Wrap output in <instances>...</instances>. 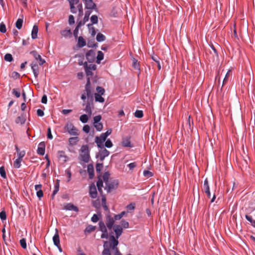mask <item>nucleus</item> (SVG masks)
Wrapping results in <instances>:
<instances>
[{
	"instance_id": "17",
	"label": "nucleus",
	"mask_w": 255,
	"mask_h": 255,
	"mask_svg": "<svg viewBox=\"0 0 255 255\" xmlns=\"http://www.w3.org/2000/svg\"><path fill=\"white\" fill-rule=\"evenodd\" d=\"M203 187L205 193L207 194V197L210 198L211 196V195L207 178H206L204 181Z\"/></svg>"
},
{
	"instance_id": "5",
	"label": "nucleus",
	"mask_w": 255,
	"mask_h": 255,
	"mask_svg": "<svg viewBox=\"0 0 255 255\" xmlns=\"http://www.w3.org/2000/svg\"><path fill=\"white\" fill-rule=\"evenodd\" d=\"M84 67L87 76H92L93 75L92 71L95 70L96 65L93 64H88L87 62L84 63Z\"/></svg>"
},
{
	"instance_id": "1",
	"label": "nucleus",
	"mask_w": 255,
	"mask_h": 255,
	"mask_svg": "<svg viewBox=\"0 0 255 255\" xmlns=\"http://www.w3.org/2000/svg\"><path fill=\"white\" fill-rule=\"evenodd\" d=\"M115 219L114 217H113L110 213L109 212L106 215V222L101 220L98 223L99 230L102 232L101 235V239H108L109 238V234L108 230H111L114 227Z\"/></svg>"
},
{
	"instance_id": "10",
	"label": "nucleus",
	"mask_w": 255,
	"mask_h": 255,
	"mask_svg": "<svg viewBox=\"0 0 255 255\" xmlns=\"http://www.w3.org/2000/svg\"><path fill=\"white\" fill-rule=\"evenodd\" d=\"M104 250L102 252V255H112L110 248L112 249V243L108 241H105L103 245Z\"/></svg>"
},
{
	"instance_id": "29",
	"label": "nucleus",
	"mask_w": 255,
	"mask_h": 255,
	"mask_svg": "<svg viewBox=\"0 0 255 255\" xmlns=\"http://www.w3.org/2000/svg\"><path fill=\"white\" fill-rule=\"evenodd\" d=\"M58 157L64 162H66L67 160V157L65 155L64 152L63 151L58 152Z\"/></svg>"
},
{
	"instance_id": "16",
	"label": "nucleus",
	"mask_w": 255,
	"mask_h": 255,
	"mask_svg": "<svg viewBox=\"0 0 255 255\" xmlns=\"http://www.w3.org/2000/svg\"><path fill=\"white\" fill-rule=\"evenodd\" d=\"M32 72L35 79H37L39 75V67L36 62H32L30 65Z\"/></svg>"
},
{
	"instance_id": "4",
	"label": "nucleus",
	"mask_w": 255,
	"mask_h": 255,
	"mask_svg": "<svg viewBox=\"0 0 255 255\" xmlns=\"http://www.w3.org/2000/svg\"><path fill=\"white\" fill-rule=\"evenodd\" d=\"M105 185V189L108 193H110L112 190H115L118 188L119 182L117 180H114L111 181L107 182Z\"/></svg>"
},
{
	"instance_id": "32",
	"label": "nucleus",
	"mask_w": 255,
	"mask_h": 255,
	"mask_svg": "<svg viewBox=\"0 0 255 255\" xmlns=\"http://www.w3.org/2000/svg\"><path fill=\"white\" fill-rule=\"evenodd\" d=\"M81 160L84 162L87 163L89 161L90 154L89 153H84L81 155Z\"/></svg>"
},
{
	"instance_id": "38",
	"label": "nucleus",
	"mask_w": 255,
	"mask_h": 255,
	"mask_svg": "<svg viewBox=\"0 0 255 255\" xmlns=\"http://www.w3.org/2000/svg\"><path fill=\"white\" fill-rule=\"evenodd\" d=\"M80 150H81V152L83 153V154L89 153V147L87 145H82L81 146Z\"/></svg>"
},
{
	"instance_id": "54",
	"label": "nucleus",
	"mask_w": 255,
	"mask_h": 255,
	"mask_svg": "<svg viewBox=\"0 0 255 255\" xmlns=\"http://www.w3.org/2000/svg\"><path fill=\"white\" fill-rule=\"evenodd\" d=\"M110 176V173L108 172H106L104 173V174L103 176V179L105 181V184L107 182H109V177Z\"/></svg>"
},
{
	"instance_id": "28",
	"label": "nucleus",
	"mask_w": 255,
	"mask_h": 255,
	"mask_svg": "<svg viewBox=\"0 0 255 255\" xmlns=\"http://www.w3.org/2000/svg\"><path fill=\"white\" fill-rule=\"evenodd\" d=\"M106 40V36L101 33H98L96 36V40L99 42H103Z\"/></svg>"
},
{
	"instance_id": "56",
	"label": "nucleus",
	"mask_w": 255,
	"mask_h": 255,
	"mask_svg": "<svg viewBox=\"0 0 255 255\" xmlns=\"http://www.w3.org/2000/svg\"><path fill=\"white\" fill-rule=\"evenodd\" d=\"M77 4V3H76L75 2V3H71L70 4L71 12L72 13H76L77 12L76 8V7L74 6L75 4Z\"/></svg>"
},
{
	"instance_id": "11",
	"label": "nucleus",
	"mask_w": 255,
	"mask_h": 255,
	"mask_svg": "<svg viewBox=\"0 0 255 255\" xmlns=\"http://www.w3.org/2000/svg\"><path fill=\"white\" fill-rule=\"evenodd\" d=\"M89 194L91 198L93 199H95L97 197V189L94 183L91 184L89 186Z\"/></svg>"
},
{
	"instance_id": "60",
	"label": "nucleus",
	"mask_w": 255,
	"mask_h": 255,
	"mask_svg": "<svg viewBox=\"0 0 255 255\" xmlns=\"http://www.w3.org/2000/svg\"><path fill=\"white\" fill-rule=\"evenodd\" d=\"M25 154V152L24 150L20 151L18 152H17V158L22 160V158L24 156Z\"/></svg>"
},
{
	"instance_id": "9",
	"label": "nucleus",
	"mask_w": 255,
	"mask_h": 255,
	"mask_svg": "<svg viewBox=\"0 0 255 255\" xmlns=\"http://www.w3.org/2000/svg\"><path fill=\"white\" fill-rule=\"evenodd\" d=\"M85 105L84 111L89 116L92 115V108H93V99H88L85 104H83V106Z\"/></svg>"
},
{
	"instance_id": "58",
	"label": "nucleus",
	"mask_w": 255,
	"mask_h": 255,
	"mask_svg": "<svg viewBox=\"0 0 255 255\" xmlns=\"http://www.w3.org/2000/svg\"><path fill=\"white\" fill-rule=\"evenodd\" d=\"M0 218L2 221H3L6 219V215L5 211H2L0 212Z\"/></svg>"
},
{
	"instance_id": "7",
	"label": "nucleus",
	"mask_w": 255,
	"mask_h": 255,
	"mask_svg": "<svg viewBox=\"0 0 255 255\" xmlns=\"http://www.w3.org/2000/svg\"><path fill=\"white\" fill-rule=\"evenodd\" d=\"M100 148L101 150H99L98 154L96 155V157L99 158L101 161H103L105 158L109 155L110 151L104 147Z\"/></svg>"
},
{
	"instance_id": "3",
	"label": "nucleus",
	"mask_w": 255,
	"mask_h": 255,
	"mask_svg": "<svg viewBox=\"0 0 255 255\" xmlns=\"http://www.w3.org/2000/svg\"><path fill=\"white\" fill-rule=\"evenodd\" d=\"M85 93L88 99H93V90L91 85L90 78H87V82L85 87Z\"/></svg>"
},
{
	"instance_id": "43",
	"label": "nucleus",
	"mask_w": 255,
	"mask_h": 255,
	"mask_svg": "<svg viewBox=\"0 0 255 255\" xmlns=\"http://www.w3.org/2000/svg\"><path fill=\"white\" fill-rule=\"evenodd\" d=\"M122 228L127 229L129 227V223L128 222L125 220H122L121 221V225Z\"/></svg>"
},
{
	"instance_id": "41",
	"label": "nucleus",
	"mask_w": 255,
	"mask_h": 255,
	"mask_svg": "<svg viewBox=\"0 0 255 255\" xmlns=\"http://www.w3.org/2000/svg\"><path fill=\"white\" fill-rule=\"evenodd\" d=\"M4 59L7 62H11L13 60L12 55L10 53L6 54L4 55Z\"/></svg>"
},
{
	"instance_id": "23",
	"label": "nucleus",
	"mask_w": 255,
	"mask_h": 255,
	"mask_svg": "<svg viewBox=\"0 0 255 255\" xmlns=\"http://www.w3.org/2000/svg\"><path fill=\"white\" fill-rule=\"evenodd\" d=\"M60 33L65 38H68L72 35V32L70 29L61 30Z\"/></svg>"
},
{
	"instance_id": "6",
	"label": "nucleus",
	"mask_w": 255,
	"mask_h": 255,
	"mask_svg": "<svg viewBox=\"0 0 255 255\" xmlns=\"http://www.w3.org/2000/svg\"><path fill=\"white\" fill-rule=\"evenodd\" d=\"M113 230L114 231V232L115 233L116 236H114V235H112L110 236V242L112 243V239L111 237L113 236L115 240L117 241H118V239L120 237V236L122 235L123 233V228L120 225H115L114 226V227L113 228Z\"/></svg>"
},
{
	"instance_id": "64",
	"label": "nucleus",
	"mask_w": 255,
	"mask_h": 255,
	"mask_svg": "<svg viewBox=\"0 0 255 255\" xmlns=\"http://www.w3.org/2000/svg\"><path fill=\"white\" fill-rule=\"evenodd\" d=\"M88 47L89 48H94L98 47V44L97 43H95V42H88Z\"/></svg>"
},
{
	"instance_id": "55",
	"label": "nucleus",
	"mask_w": 255,
	"mask_h": 255,
	"mask_svg": "<svg viewBox=\"0 0 255 255\" xmlns=\"http://www.w3.org/2000/svg\"><path fill=\"white\" fill-rule=\"evenodd\" d=\"M59 183H58L54 186V189L53 191V192H52V197L54 196L55 195L57 194V193L59 191Z\"/></svg>"
},
{
	"instance_id": "15",
	"label": "nucleus",
	"mask_w": 255,
	"mask_h": 255,
	"mask_svg": "<svg viewBox=\"0 0 255 255\" xmlns=\"http://www.w3.org/2000/svg\"><path fill=\"white\" fill-rule=\"evenodd\" d=\"M85 1V8L88 10L95 9L96 5L92 0H84Z\"/></svg>"
},
{
	"instance_id": "18",
	"label": "nucleus",
	"mask_w": 255,
	"mask_h": 255,
	"mask_svg": "<svg viewBox=\"0 0 255 255\" xmlns=\"http://www.w3.org/2000/svg\"><path fill=\"white\" fill-rule=\"evenodd\" d=\"M45 145L44 142H41L39 143L38 148H37V153L41 155H43L45 153Z\"/></svg>"
},
{
	"instance_id": "2",
	"label": "nucleus",
	"mask_w": 255,
	"mask_h": 255,
	"mask_svg": "<svg viewBox=\"0 0 255 255\" xmlns=\"http://www.w3.org/2000/svg\"><path fill=\"white\" fill-rule=\"evenodd\" d=\"M112 129H108L105 132L101 134L100 136H96L95 142L98 148H103L104 142L106 140L107 137L112 133Z\"/></svg>"
},
{
	"instance_id": "21",
	"label": "nucleus",
	"mask_w": 255,
	"mask_h": 255,
	"mask_svg": "<svg viewBox=\"0 0 255 255\" xmlns=\"http://www.w3.org/2000/svg\"><path fill=\"white\" fill-rule=\"evenodd\" d=\"M38 31V27L36 25H34L33 26L31 31V38L33 39H35L37 37V33Z\"/></svg>"
},
{
	"instance_id": "22",
	"label": "nucleus",
	"mask_w": 255,
	"mask_h": 255,
	"mask_svg": "<svg viewBox=\"0 0 255 255\" xmlns=\"http://www.w3.org/2000/svg\"><path fill=\"white\" fill-rule=\"evenodd\" d=\"M86 42L82 36H79L78 39L77 46L80 48H82L86 46Z\"/></svg>"
},
{
	"instance_id": "12",
	"label": "nucleus",
	"mask_w": 255,
	"mask_h": 255,
	"mask_svg": "<svg viewBox=\"0 0 255 255\" xmlns=\"http://www.w3.org/2000/svg\"><path fill=\"white\" fill-rule=\"evenodd\" d=\"M30 54L34 57L35 60L39 61V65L42 66L45 63V60L42 59L41 56L36 51H31L30 52Z\"/></svg>"
},
{
	"instance_id": "63",
	"label": "nucleus",
	"mask_w": 255,
	"mask_h": 255,
	"mask_svg": "<svg viewBox=\"0 0 255 255\" xmlns=\"http://www.w3.org/2000/svg\"><path fill=\"white\" fill-rule=\"evenodd\" d=\"M136 162H131L128 164L127 166L129 168L130 170H132L134 167L136 166Z\"/></svg>"
},
{
	"instance_id": "42",
	"label": "nucleus",
	"mask_w": 255,
	"mask_h": 255,
	"mask_svg": "<svg viewBox=\"0 0 255 255\" xmlns=\"http://www.w3.org/2000/svg\"><path fill=\"white\" fill-rule=\"evenodd\" d=\"M245 218L249 222L251 223L252 226L255 228V220H253L252 218L248 215H245Z\"/></svg>"
},
{
	"instance_id": "24",
	"label": "nucleus",
	"mask_w": 255,
	"mask_h": 255,
	"mask_svg": "<svg viewBox=\"0 0 255 255\" xmlns=\"http://www.w3.org/2000/svg\"><path fill=\"white\" fill-rule=\"evenodd\" d=\"M96 230V227L91 225H88L85 229L84 230L85 234L87 235L92 232H94Z\"/></svg>"
},
{
	"instance_id": "37",
	"label": "nucleus",
	"mask_w": 255,
	"mask_h": 255,
	"mask_svg": "<svg viewBox=\"0 0 255 255\" xmlns=\"http://www.w3.org/2000/svg\"><path fill=\"white\" fill-rule=\"evenodd\" d=\"M88 116L86 114H83V115H82L80 117V121L83 123V124H85L86 123H87L88 121Z\"/></svg>"
},
{
	"instance_id": "31",
	"label": "nucleus",
	"mask_w": 255,
	"mask_h": 255,
	"mask_svg": "<svg viewBox=\"0 0 255 255\" xmlns=\"http://www.w3.org/2000/svg\"><path fill=\"white\" fill-rule=\"evenodd\" d=\"M102 95L98 94H95V99L96 102H98L99 103H104L105 101V99L102 97Z\"/></svg>"
},
{
	"instance_id": "59",
	"label": "nucleus",
	"mask_w": 255,
	"mask_h": 255,
	"mask_svg": "<svg viewBox=\"0 0 255 255\" xmlns=\"http://www.w3.org/2000/svg\"><path fill=\"white\" fill-rule=\"evenodd\" d=\"M103 164L101 163H97L96 165V169L97 172H100L103 168Z\"/></svg>"
},
{
	"instance_id": "61",
	"label": "nucleus",
	"mask_w": 255,
	"mask_h": 255,
	"mask_svg": "<svg viewBox=\"0 0 255 255\" xmlns=\"http://www.w3.org/2000/svg\"><path fill=\"white\" fill-rule=\"evenodd\" d=\"M101 116L98 115L94 117V124L99 123L101 120Z\"/></svg>"
},
{
	"instance_id": "19",
	"label": "nucleus",
	"mask_w": 255,
	"mask_h": 255,
	"mask_svg": "<svg viewBox=\"0 0 255 255\" xmlns=\"http://www.w3.org/2000/svg\"><path fill=\"white\" fill-rule=\"evenodd\" d=\"M52 239H53L54 245L56 247H58V246H59V244H60V238H59V235L58 234V231L57 229H56V230H55V233L54 236L53 237Z\"/></svg>"
},
{
	"instance_id": "52",
	"label": "nucleus",
	"mask_w": 255,
	"mask_h": 255,
	"mask_svg": "<svg viewBox=\"0 0 255 255\" xmlns=\"http://www.w3.org/2000/svg\"><path fill=\"white\" fill-rule=\"evenodd\" d=\"M135 207V203H131L129 204L127 206V209L128 211H133L134 210Z\"/></svg>"
},
{
	"instance_id": "34",
	"label": "nucleus",
	"mask_w": 255,
	"mask_h": 255,
	"mask_svg": "<svg viewBox=\"0 0 255 255\" xmlns=\"http://www.w3.org/2000/svg\"><path fill=\"white\" fill-rule=\"evenodd\" d=\"M22 161V159L19 158H16V160L13 162V166L15 168H19L21 166V162Z\"/></svg>"
},
{
	"instance_id": "20",
	"label": "nucleus",
	"mask_w": 255,
	"mask_h": 255,
	"mask_svg": "<svg viewBox=\"0 0 255 255\" xmlns=\"http://www.w3.org/2000/svg\"><path fill=\"white\" fill-rule=\"evenodd\" d=\"M122 145L123 146L126 147H132V145L130 142V137H127L126 138H124L122 142Z\"/></svg>"
},
{
	"instance_id": "50",
	"label": "nucleus",
	"mask_w": 255,
	"mask_h": 255,
	"mask_svg": "<svg viewBox=\"0 0 255 255\" xmlns=\"http://www.w3.org/2000/svg\"><path fill=\"white\" fill-rule=\"evenodd\" d=\"M6 31V28L5 24L3 22L0 23V32L4 33Z\"/></svg>"
},
{
	"instance_id": "8",
	"label": "nucleus",
	"mask_w": 255,
	"mask_h": 255,
	"mask_svg": "<svg viewBox=\"0 0 255 255\" xmlns=\"http://www.w3.org/2000/svg\"><path fill=\"white\" fill-rule=\"evenodd\" d=\"M65 129L70 134L73 135H77L78 130L71 123L67 124L65 126Z\"/></svg>"
},
{
	"instance_id": "33",
	"label": "nucleus",
	"mask_w": 255,
	"mask_h": 255,
	"mask_svg": "<svg viewBox=\"0 0 255 255\" xmlns=\"http://www.w3.org/2000/svg\"><path fill=\"white\" fill-rule=\"evenodd\" d=\"M91 21L92 22V23L91 24V25H93V24H97L98 23V16L96 15H93L91 16ZM90 24H89L88 25V26H90Z\"/></svg>"
},
{
	"instance_id": "53",
	"label": "nucleus",
	"mask_w": 255,
	"mask_h": 255,
	"mask_svg": "<svg viewBox=\"0 0 255 255\" xmlns=\"http://www.w3.org/2000/svg\"><path fill=\"white\" fill-rule=\"evenodd\" d=\"M0 174L3 178H5L6 177L5 169L3 166H1L0 167Z\"/></svg>"
},
{
	"instance_id": "45",
	"label": "nucleus",
	"mask_w": 255,
	"mask_h": 255,
	"mask_svg": "<svg viewBox=\"0 0 255 255\" xmlns=\"http://www.w3.org/2000/svg\"><path fill=\"white\" fill-rule=\"evenodd\" d=\"M113 144L112 141L110 139H108L105 141V143L104 144V146H105L107 148H111L113 146Z\"/></svg>"
},
{
	"instance_id": "30",
	"label": "nucleus",
	"mask_w": 255,
	"mask_h": 255,
	"mask_svg": "<svg viewBox=\"0 0 255 255\" xmlns=\"http://www.w3.org/2000/svg\"><path fill=\"white\" fill-rule=\"evenodd\" d=\"M104 53L101 51H98V55L97 56V63H100L101 61L104 59Z\"/></svg>"
},
{
	"instance_id": "26",
	"label": "nucleus",
	"mask_w": 255,
	"mask_h": 255,
	"mask_svg": "<svg viewBox=\"0 0 255 255\" xmlns=\"http://www.w3.org/2000/svg\"><path fill=\"white\" fill-rule=\"evenodd\" d=\"M97 186L99 192L101 194H102V193L103 192L102 188L103 186V180L100 178H98V180L97 182Z\"/></svg>"
},
{
	"instance_id": "36",
	"label": "nucleus",
	"mask_w": 255,
	"mask_h": 255,
	"mask_svg": "<svg viewBox=\"0 0 255 255\" xmlns=\"http://www.w3.org/2000/svg\"><path fill=\"white\" fill-rule=\"evenodd\" d=\"M23 21V19L22 18L17 19L15 23V26L17 29H20L21 28Z\"/></svg>"
},
{
	"instance_id": "14",
	"label": "nucleus",
	"mask_w": 255,
	"mask_h": 255,
	"mask_svg": "<svg viewBox=\"0 0 255 255\" xmlns=\"http://www.w3.org/2000/svg\"><path fill=\"white\" fill-rule=\"evenodd\" d=\"M63 209L67 211H73L76 212H79L78 208L71 203H66L64 204Z\"/></svg>"
},
{
	"instance_id": "47",
	"label": "nucleus",
	"mask_w": 255,
	"mask_h": 255,
	"mask_svg": "<svg viewBox=\"0 0 255 255\" xmlns=\"http://www.w3.org/2000/svg\"><path fill=\"white\" fill-rule=\"evenodd\" d=\"M143 116V112L141 110H136L134 113V116L136 118H141Z\"/></svg>"
},
{
	"instance_id": "57",
	"label": "nucleus",
	"mask_w": 255,
	"mask_h": 255,
	"mask_svg": "<svg viewBox=\"0 0 255 255\" xmlns=\"http://www.w3.org/2000/svg\"><path fill=\"white\" fill-rule=\"evenodd\" d=\"M143 174L144 176L149 177H152L153 175V173L149 170H144Z\"/></svg>"
},
{
	"instance_id": "35",
	"label": "nucleus",
	"mask_w": 255,
	"mask_h": 255,
	"mask_svg": "<svg viewBox=\"0 0 255 255\" xmlns=\"http://www.w3.org/2000/svg\"><path fill=\"white\" fill-rule=\"evenodd\" d=\"M25 122V119L23 116H18L15 119V123L16 124H20L21 125L24 124Z\"/></svg>"
},
{
	"instance_id": "46",
	"label": "nucleus",
	"mask_w": 255,
	"mask_h": 255,
	"mask_svg": "<svg viewBox=\"0 0 255 255\" xmlns=\"http://www.w3.org/2000/svg\"><path fill=\"white\" fill-rule=\"evenodd\" d=\"M94 127L96 130L98 131H101L103 128V124L101 123L94 124Z\"/></svg>"
},
{
	"instance_id": "13",
	"label": "nucleus",
	"mask_w": 255,
	"mask_h": 255,
	"mask_svg": "<svg viewBox=\"0 0 255 255\" xmlns=\"http://www.w3.org/2000/svg\"><path fill=\"white\" fill-rule=\"evenodd\" d=\"M86 57L89 62H93L95 61L96 58L95 52L93 50H89L86 54Z\"/></svg>"
},
{
	"instance_id": "27",
	"label": "nucleus",
	"mask_w": 255,
	"mask_h": 255,
	"mask_svg": "<svg viewBox=\"0 0 255 255\" xmlns=\"http://www.w3.org/2000/svg\"><path fill=\"white\" fill-rule=\"evenodd\" d=\"M79 141V137L77 136L72 137L69 138V145H76Z\"/></svg>"
},
{
	"instance_id": "39",
	"label": "nucleus",
	"mask_w": 255,
	"mask_h": 255,
	"mask_svg": "<svg viewBox=\"0 0 255 255\" xmlns=\"http://www.w3.org/2000/svg\"><path fill=\"white\" fill-rule=\"evenodd\" d=\"M126 214V211H122L120 214L117 215H114V219L116 220H120L124 216H125Z\"/></svg>"
},
{
	"instance_id": "51",
	"label": "nucleus",
	"mask_w": 255,
	"mask_h": 255,
	"mask_svg": "<svg viewBox=\"0 0 255 255\" xmlns=\"http://www.w3.org/2000/svg\"><path fill=\"white\" fill-rule=\"evenodd\" d=\"M132 67L135 69H139V65L137 63V61L135 58L132 60Z\"/></svg>"
},
{
	"instance_id": "25",
	"label": "nucleus",
	"mask_w": 255,
	"mask_h": 255,
	"mask_svg": "<svg viewBox=\"0 0 255 255\" xmlns=\"http://www.w3.org/2000/svg\"><path fill=\"white\" fill-rule=\"evenodd\" d=\"M87 171L89 174V178L92 179L94 176V170L92 165H88L87 167Z\"/></svg>"
},
{
	"instance_id": "49",
	"label": "nucleus",
	"mask_w": 255,
	"mask_h": 255,
	"mask_svg": "<svg viewBox=\"0 0 255 255\" xmlns=\"http://www.w3.org/2000/svg\"><path fill=\"white\" fill-rule=\"evenodd\" d=\"M19 243H20V246H21V247L23 249H26L27 245H26V240L25 239H24V238L21 239L20 240Z\"/></svg>"
},
{
	"instance_id": "40",
	"label": "nucleus",
	"mask_w": 255,
	"mask_h": 255,
	"mask_svg": "<svg viewBox=\"0 0 255 255\" xmlns=\"http://www.w3.org/2000/svg\"><path fill=\"white\" fill-rule=\"evenodd\" d=\"M92 13L91 10H87L85 13V15L83 18V21L84 22H86L89 20V16Z\"/></svg>"
},
{
	"instance_id": "62",
	"label": "nucleus",
	"mask_w": 255,
	"mask_h": 255,
	"mask_svg": "<svg viewBox=\"0 0 255 255\" xmlns=\"http://www.w3.org/2000/svg\"><path fill=\"white\" fill-rule=\"evenodd\" d=\"M77 8L79 11V15H81L83 13V5L82 3H80L77 5Z\"/></svg>"
},
{
	"instance_id": "44",
	"label": "nucleus",
	"mask_w": 255,
	"mask_h": 255,
	"mask_svg": "<svg viewBox=\"0 0 255 255\" xmlns=\"http://www.w3.org/2000/svg\"><path fill=\"white\" fill-rule=\"evenodd\" d=\"M13 94L17 98H19L20 96V92L19 89H13L12 91Z\"/></svg>"
},
{
	"instance_id": "48",
	"label": "nucleus",
	"mask_w": 255,
	"mask_h": 255,
	"mask_svg": "<svg viewBox=\"0 0 255 255\" xmlns=\"http://www.w3.org/2000/svg\"><path fill=\"white\" fill-rule=\"evenodd\" d=\"M96 90L98 92L97 94L101 95H103L105 92V89L101 87L98 86L96 88Z\"/></svg>"
}]
</instances>
